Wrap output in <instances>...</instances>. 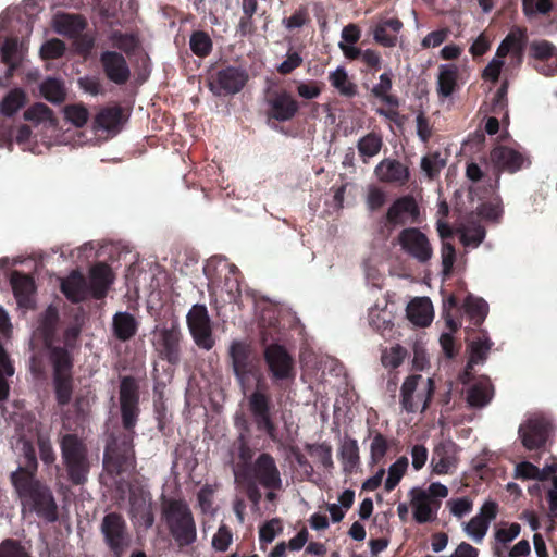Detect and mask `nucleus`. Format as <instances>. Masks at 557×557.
I'll list each match as a JSON object with an SVG mask.
<instances>
[{"instance_id":"obj_13","label":"nucleus","mask_w":557,"mask_h":557,"mask_svg":"<svg viewBox=\"0 0 557 557\" xmlns=\"http://www.w3.org/2000/svg\"><path fill=\"white\" fill-rule=\"evenodd\" d=\"M139 386L137 382L129 376L121 380L120 384V406L122 422L125 429L131 430L135 426L139 413Z\"/></svg>"},{"instance_id":"obj_59","label":"nucleus","mask_w":557,"mask_h":557,"mask_svg":"<svg viewBox=\"0 0 557 557\" xmlns=\"http://www.w3.org/2000/svg\"><path fill=\"white\" fill-rule=\"evenodd\" d=\"M455 466V458L445 451L444 448H436L432 458L433 471L436 474H447Z\"/></svg>"},{"instance_id":"obj_26","label":"nucleus","mask_w":557,"mask_h":557,"mask_svg":"<svg viewBox=\"0 0 557 557\" xmlns=\"http://www.w3.org/2000/svg\"><path fill=\"white\" fill-rule=\"evenodd\" d=\"M123 113L121 108L111 107L104 108L98 112L94 120V131H101L108 137L115 136L122 126Z\"/></svg>"},{"instance_id":"obj_1","label":"nucleus","mask_w":557,"mask_h":557,"mask_svg":"<svg viewBox=\"0 0 557 557\" xmlns=\"http://www.w3.org/2000/svg\"><path fill=\"white\" fill-rule=\"evenodd\" d=\"M227 355L236 382L244 391L251 380L256 381V389L248 397L249 411L257 430L276 442L277 426L272 419L274 405L258 354L247 341L234 339L230 344Z\"/></svg>"},{"instance_id":"obj_15","label":"nucleus","mask_w":557,"mask_h":557,"mask_svg":"<svg viewBox=\"0 0 557 557\" xmlns=\"http://www.w3.org/2000/svg\"><path fill=\"white\" fill-rule=\"evenodd\" d=\"M490 158L498 172H507L510 174L528 168L531 164V160L524 151L504 145L494 147Z\"/></svg>"},{"instance_id":"obj_44","label":"nucleus","mask_w":557,"mask_h":557,"mask_svg":"<svg viewBox=\"0 0 557 557\" xmlns=\"http://www.w3.org/2000/svg\"><path fill=\"white\" fill-rule=\"evenodd\" d=\"M521 532V525L517 522H512L508 528H499L495 531V546L494 554L497 557H502L507 545L519 536Z\"/></svg>"},{"instance_id":"obj_37","label":"nucleus","mask_w":557,"mask_h":557,"mask_svg":"<svg viewBox=\"0 0 557 557\" xmlns=\"http://www.w3.org/2000/svg\"><path fill=\"white\" fill-rule=\"evenodd\" d=\"M383 137L380 133L370 132L362 136L357 143L358 153L363 163L377 156L383 147Z\"/></svg>"},{"instance_id":"obj_38","label":"nucleus","mask_w":557,"mask_h":557,"mask_svg":"<svg viewBox=\"0 0 557 557\" xmlns=\"http://www.w3.org/2000/svg\"><path fill=\"white\" fill-rule=\"evenodd\" d=\"M339 459L346 474L354 473L360 463L359 446L355 438H347L339 448Z\"/></svg>"},{"instance_id":"obj_62","label":"nucleus","mask_w":557,"mask_h":557,"mask_svg":"<svg viewBox=\"0 0 557 557\" xmlns=\"http://www.w3.org/2000/svg\"><path fill=\"white\" fill-rule=\"evenodd\" d=\"M281 530V521L276 518L267 521L259 530V542L261 549L265 550L267 545L272 543L277 531Z\"/></svg>"},{"instance_id":"obj_6","label":"nucleus","mask_w":557,"mask_h":557,"mask_svg":"<svg viewBox=\"0 0 557 557\" xmlns=\"http://www.w3.org/2000/svg\"><path fill=\"white\" fill-rule=\"evenodd\" d=\"M50 362L53 367V386L60 406L67 405L72 399V357L67 348H52Z\"/></svg>"},{"instance_id":"obj_52","label":"nucleus","mask_w":557,"mask_h":557,"mask_svg":"<svg viewBox=\"0 0 557 557\" xmlns=\"http://www.w3.org/2000/svg\"><path fill=\"white\" fill-rule=\"evenodd\" d=\"M445 166L446 160L438 151L430 152L421 159V169L429 180L436 178Z\"/></svg>"},{"instance_id":"obj_34","label":"nucleus","mask_w":557,"mask_h":557,"mask_svg":"<svg viewBox=\"0 0 557 557\" xmlns=\"http://www.w3.org/2000/svg\"><path fill=\"white\" fill-rule=\"evenodd\" d=\"M153 345L161 357V361L172 364L174 359V333L168 329H156L153 332Z\"/></svg>"},{"instance_id":"obj_57","label":"nucleus","mask_w":557,"mask_h":557,"mask_svg":"<svg viewBox=\"0 0 557 557\" xmlns=\"http://www.w3.org/2000/svg\"><path fill=\"white\" fill-rule=\"evenodd\" d=\"M406 356V348H404L399 344H396L389 349L383 350L381 356V362L385 368L396 369L404 362Z\"/></svg>"},{"instance_id":"obj_8","label":"nucleus","mask_w":557,"mask_h":557,"mask_svg":"<svg viewBox=\"0 0 557 557\" xmlns=\"http://www.w3.org/2000/svg\"><path fill=\"white\" fill-rule=\"evenodd\" d=\"M249 79L246 69L227 65L211 74L209 88L215 96H230L239 92Z\"/></svg>"},{"instance_id":"obj_41","label":"nucleus","mask_w":557,"mask_h":557,"mask_svg":"<svg viewBox=\"0 0 557 557\" xmlns=\"http://www.w3.org/2000/svg\"><path fill=\"white\" fill-rule=\"evenodd\" d=\"M16 449L20 450L23 460H20V465L14 472L21 471L23 474L28 473L35 476L38 463L32 443L21 437L16 443Z\"/></svg>"},{"instance_id":"obj_28","label":"nucleus","mask_w":557,"mask_h":557,"mask_svg":"<svg viewBox=\"0 0 557 557\" xmlns=\"http://www.w3.org/2000/svg\"><path fill=\"white\" fill-rule=\"evenodd\" d=\"M63 294L73 302H79L91 295L88 282L78 272H72L61 283Z\"/></svg>"},{"instance_id":"obj_14","label":"nucleus","mask_w":557,"mask_h":557,"mask_svg":"<svg viewBox=\"0 0 557 557\" xmlns=\"http://www.w3.org/2000/svg\"><path fill=\"white\" fill-rule=\"evenodd\" d=\"M64 116L67 122L73 124L76 129H67L61 139V144L71 146H84L95 140L94 137H88L83 131L82 126L86 124L89 117L88 110L83 104H70L63 110Z\"/></svg>"},{"instance_id":"obj_10","label":"nucleus","mask_w":557,"mask_h":557,"mask_svg":"<svg viewBox=\"0 0 557 557\" xmlns=\"http://www.w3.org/2000/svg\"><path fill=\"white\" fill-rule=\"evenodd\" d=\"M187 325L194 342L199 348L210 350L215 342L211 320L205 305H194L187 313Z\"/></svg>"},{"instance_id":"obj_49","label":"nucleus","mask_w":557,"mask_h":557,"mask_svg":"<svg viewBox=\"0 0 557 557\" xmlns=\"http://www.w3.org/2000/svg\"><path fill=\"white\" fill-rule=\"evenodd\" d=\"M180 263V272L183 275H194L199 271V255L191 248L180 250L176 256V264Z\"/></svg>"},{"instance_id":"obj_36","label":"nucleus","mask_w":557,"mask_h":557,"mask_svg":"<svg viewBox=\"0 0 557 557\" xmlns=\"http://www.w3.org/2000/svg\"><path fill=\"white\" fill-rule=\"evenodd\" d=\"M493 395V385L488 381H480L468 389L467 401L470 407L483 408L491 403Z\"/></svg>"},{"instance_id":"obj_60","label":"nucleus","mask_w":557,"mask_h":557,"mask_svg":"<svg viewBox=\"0 0 557 557\" xmlns=\"http://www.w3.org/2000/svg\"><path fill=\"white\" fill-rule=\"evenodd\" d=\"M508 81L505 79L497 91L494 95L491 112L495 115L504 114L506 117H508V101H507V94H508Z\"/></svg>"},{"instance_id":"obj_29","label":"nucleus","mask_w":557,"mask_h":557,"mask_svg":"<svg viewBox=\"0 0 557 557\" xmlns=\"http://www.w3.org/2000/svg\"><path fill=\"white\" fill-rule=\"evenodd\" d=\"M459 69L456 64H442L438 67L436 91L440 98L450 97L458 87Z\"/></svg>"},{"instance_id":"obj_21","label":"nucleus","mask_w":557,"mask_h":557,"mask_svg":"<svg viewBox=\"0 0 557 557\" xmlns=\"http://www.w3.org/2000/svg\"><path fill=\"white\" fill-rule=\"evenodd\" d=\"M196 536V523L190 509L182 499H176V545H190Z\"/></svg>"},{"instance_id":"obj_12","label":"nucleus","mask_w":557,"mask_h":557,"mask_svg":"<svg viewBox=\"0 0 557 557\" xmlns=\"http://www.w3.org/2000/svg\"><path fill=\"white\" fill-rule=\"evenodd\" d=\"M552 431V423L543 417L529 418L518 430L522 446L528 450H541L545 447Z\"/></svg>"},{"instance_id":"obj_50","label":"nucleus","mask_w":557,"mask_h":557,"mask_svg":"<svg viewBox=\"0 0 557 557\" xmlns=\"http://www.w3.org/2000/svg\"><path fill=\"white\" fill-rule=\"evenodd\" d=\"M224 269L227 271L224 277L223 289L228 294L230 300H236L240 297V272L235 264L223 263Z\"/></svg>"},{"instance_id":"obj_23","label":"nucleus","mask_w":557,"mask_h":557,"mask_svg":"<svg viewBox=\"0 0 557 557\" xmlns=\"http://www.w3.org/2000/svg\"><path fill=\"white\" fill-rule=\"evenodd\" d=\"M410 494L414 520L421 524L434 521L437 517L441 502L431 499L425 491L418 487L412 488Z\"/></svg>"},{"instance_id":"obj_39","label":"nucleus","mask_w":557,"mask_h":557,"mask_svg":"<svg viewBox=\"0 0 557 557\" xmlns=\"http://www.w3.org/2000/svg\"><path fill=\"white\" fill-rule=\"evenodd\" d=\"M407 315L409 320L418 326H428L432 322V309L428 299H414L407 308Z\"/></svg>"},{"instance_id":"obj_54","label":"nucleus","mask_w":557,"mask_h":557,"mask_svg":"<svg viewBox=\"0 0 557 557\" xmlns=\"http://www.w3.org/2000/svg\"><path fill=\"white\" fill-rule=\"evenodd\" d=\"M25 102V94L21 89L10 91L1 103V113L7 116L15 114Z\"/></svg>"},{"instance_id":"obj_20","label":"nucleus","mask_w":557,"mask_h":557,"mask_svg":"<svg viewBox=\"0 0 557 557\" xmlns=\"http://www.w3.org/2000/svg\"><path fill=\"white\" fill-rule=\"evenodd\" d=\"M129 516L135 527L148 529L153 524L151 498L148 492L143 490L131 492Z\"/></svg>"},{"instance_id":"obj_7","label":"nucleus","mask_w":557,"mask_h":557,"mask_svg":"<svg viewBox=\"0 0 557 557\" xmlns=\"http://www.w3.org/2000/svg\"><path fill=\"white\" fill-rule=\"evenodd\" d=\"M100 530L113 557H123L132 543L124 519L115 512L108 513L102 519Z\"/></svg>"},{"instance_id":"obj_4","label":"nucleus","mask_w":557,"mask_h":557,"mask_svg":"<svg viewBox=\"0 0 557 557\" xmlns=\"http://www.w3.org/2000/svg\"><path fill=\"white\" fill-rule=\"evenodd\" d=\"M60 448L69 480L76 485L84 484L90 470L86 444L77 435L65 434L60 440Z\"/></svg>"},{"instance_id":"obj_32","label":"nucleus","mask_w":557,"mask_h":557,"mask_svg":"<svg viewBox=\"0 0 557 557\" xmlns=\"http://www.w3.org/2000/svg\"><path fill=\"white\" fill-rule=\"evenodd\" d=\"M138 322L126 311L116 312L112 318L113 335L121 342L131 339L137 332Z\"/></svg>"},{"instance_id":"obj_16","label":"nucleus","mask_w":557,"mask_h":557,"mask_svg":"<svg viewBox=\"0 0 557 557\" xmlns=\"http://www.w3.org/2000/svg\"><path fill=\"white\" fill-rule=\"evenodd\" d=\"M255 482L267 490L280 491L283 483L275 459L269 453H261L251 466Z\"/></svg>"},{"instance_id":"obj_58","label":"nucleus","mask_w":557,"mask_h":557,"mask_svg":"<svg viewBox=\"0 0 557 557\" xmlns=\"http://www.w3.org/2000/svg\"><path fill=\"white\" fill-rule=\"evenodd\" d=\"M470 347V359L467 368H471L473 363L482 362L486 359L488 351L491 350L492 343L488 338H478L472 341Z\"/></svg>"},{"instance_id":"obj_63","label":"nucleus","mask_w":557,"mask_h":557,"mask_svg":"<svg viewBox=\"0 0 557 557\" xmlns=\"http://www.w3.org/2000/svg\"><path fill=\"white\" fill-rule=\"evenodd\" d=\"M386 203V193L376 185H370L366 197L367 208L371 211L380 210Z\"/></svg>"},{"instance_id":"obj_46","label":"nucleus","mask_w":557,"mask_h":557,"mask_svg":"<svg viewBox=\"0 0 557 557\" xmlns=\"http://www.w3.org/2000/svg\"><path fill=\"white\" fill-rule=\"evenodd\" d=\"M40 92L52 103H61L66 97V90L63 82L52 77H49L41 83Z\"/></svg>"},{"instance_id":"obj_22","label":"nucleus","mask_w":557,"mask_h":557,"mask_svg":"<svg viewBox=\"0 0 557 557\" xmlns=\"http://www.w3.org/2000/svg\"><path fill=\"white\" fill-rule=\"evenodd\" d=\"M393 89V74L391 71L384 72L379 77V83L375 84L371 88V95L382 101L383 103L387 104L391 109H379L377 113L382 116H385L387 119H393L394 115L397 114L395 111L400 102L399 98L396 95L391 94Z\"/></svg>"},{"instance_id":"obj_40","label":"nucleus","mask_w":557,"mask_h":557,"mask_svg":"<svg viewBox=\"0 0 557 557\" xmlns=\"http://www.w3.org/2000/svg\"><path fill=\"white\" fill-rule=\"evenodd\" d=\"M462 310L474 326H480L488 312V305L483 298L468 295L463 301Z\"/></svg>"},{"instance_id":"obj_5","label":"nucleus","mask_w":557,"mask_h":557,"mask_svg":"<svg viewBox=\"0 0 557 557\" xmlns=\"http://www.w3.org/2000/svg\"><path fill=\"white\" fill-rule=\"evenodd\" d=\"M264 103L267 121L272 128H276L275 123L294 120L300 110L299 101L284 88L269 89L264 97Z\"/></svg>"},{"instance_id":"obj_56","label":"nucleus","mask_w":557,"mask_h":557,"mask_svg":"<svg viewBox=\"0 0 557 557\" xmlns=\"http://www.w3.org/2000/svg\"><path fill=\"white\" fill-rule=\"evenodd\" d=\"M389 449L387 438L380 432H375L370 445V462L371 465L380 463Z\"/></svg>"},{"instance_id":"obj_48","label":"nucleus","mask_w":557,"mask_h":557,"mask_svg":"<svg viewBox=\"0 0 557 557\" xmlns=\"http://www.w3.org/2000/svg\"><path fill=\"white\" fill-rule=\"evenodd\" d=\"M14 367L12 366L8 354L0 345V405L7 400L9 396L10 386L8 377L13 376Z\"/></svg>"},{"instance_id":"obj_9","label":"nucleus","mask_w":557,"mask_h":557,"mask_svg":"<svg viewBox=\"0 0 557 557\" xmlns=\"http://www.w3.org/2000/svg\"><path fill=\"white\" fill-rule=\"evenodd\" d=\"M422 380V375L412 374L409 375L401 385L400 388V405L407 412H416L419 408V403H422L421 412L425 411L433 398L435 392L434 380L429 377L423 391L417 394V401L414 400L413 394L418 388L419 382Z\"/></svg>"},{"instance_id":"obj_33","label":"nucleus","mask_w":557,"mask_h":557,"mask_svg":"<svg viewBox=\"0 0 557 557\" xmlns=\"http://www.w3.org/2000/svg\"><path fill=\"white\" fill-rule=\"evenodd\" d=\"M11 285L18 305L27 307L30 301V296L35 290L33 278L28 275L13 272L11 275Z\"/></svg>"},{"instance_id":"obj_3","label":"nucleus","mask_w":557,"mask_h":557,"mask_svg":"<svg viewBox=\"0 0 557 557\" xmlns=\"http://www.w3.org/2000/svg\"><path fill=\"white\" fill-rule=\"evenodd\" d=\"M11 483L22 504L49 522L58 519V507L49 487L28 473L12 472Z\"/></svg>"},{"instance_id":"obj_47","label":"nucleus","mask_w":557,"mask_h":557,"mask_svg":"<svg viewBox=\"0 0 557 557\" xmlns=\"http://www.w3.org/2000/svg\"><path fill=\"white\" fill-rule=\"evenodd\" d=\"M461 310L462 307H459L456 296L450 295L447 300L444 301L443 318L445 320L446 326L450 330L451 333L457 332V330L461 326L459 317Z\"/></svg>"},{"instance_id":"obj_53","label":"nucleus","mask_w":557,"mask_h":557,"mask_svg":"<svg viewBox=\"0 0 557 557\" xmlns=\"http://www.w3.org/2000/svg\"><path fill=\"white\" fill-rule=\"evenodd\" d=\"M408 468V458L399 457L388 469V476L385 481V490L393 491L400 482Z\"/></svg>"},{"instance_id":"obj_17","label":"nucleus","mask_w":557,"mask_h":557,"mask_svg":"<svg viewBox=\"0 0 557 557\" xmlns=\"http://www.w3.org/2000/svg\"><path fill=\"white\" fill-rule=\"evenodd\" d=\"M420 209L416 199L410 195H405L396 200L387 209L386 223L392 226L414 224L419 222Z\"/></svg>"},{"instance_id":"obj_61","label":"nucleus","mask_w":557,"mask_h":557,"mask_svg":"<svg viewBox=\"0 0 557 557\" xmlns=\"http://www.w3.org/2000/svg\"><path fill=\"white\" fill-rule=\"evenodd\" d=\"M110 40L112 46L123 50L126 53L135 51L138 47V38L133 34H123L120 32H114L110 36Z\"/></svg>"},{"instance_id":"obj_45","label":"nucleus","mask_w":557,"mask_h":557,"mask_svg":"<svg viewBox=\"0 0 557 557\" xmlns=\"http://www.w3.org/2000/svg\"><path fill=\"white\" fill-rule=\"evenodd\" d=\"M189 48L198 58H207L213 49V41L205 30H194L189 38Z\"/></svg>"},{"instance_id":"obj_31","label":"nucleus","mask_w":557,"mask_h":557,"mask_svg":"<svg viewBox=\"0 0 557 557\" xmlns=\"http://www.w3.org/2000/svg\"><path fill=\"white\" fill-rule=\"evenodd\" d=\"M112 281H113L112 273L108 265H106L103 263H99V264L95 265L90 270V275H89V281H88L91 296L97 299L102 298L106 295Z\"/></svg>"},{"instance_id":"obj_35","label":"nucleus","mask_w":557,"mask_h":557,"mask_svg":"<svg viewBox=\"0 0 557 557\" xmlns=\"http://www.w3.org/2000/svg\"><path fill=\"white\" fill-rule=\"evenodd\" d=\"M27 47L23 42H18L15 38H9L1 48L2 61L9 66V75L23 60Z\"/></svg>"},{"instance_id":"obj_24","label":"nucleus","mask_w":557,"mask_h":557,"mask_svg":"<svg viewBox=\"0 0 557 557\" xmlns=\"http://www.w3.org/2000/svg\"><path fill=\"white\" fill-rule=\"evenodd\" d=\"M58 319V310L54 307H48L40 318L39 325L37 326L30 339V347L33 350H35L39 341H41L44 346L49 349V354L51 352L52 348H58L57 346H52L51 343Z\"/></svg>"},{"instance_id":"obj_64","label":"nucleus","mask_w":557,"mask_h":557,"mask_svg":"<svg viewBox=\"0 0 557 557\" xmlns=\"http://www.w3.org/2000/svg\"><path fill=\"white\" fill-rule=\"evenodd\" d=\"M556 51L557 48L547 40L533 41L530 45L531 55L537 63L545 62Z\"/></svg>"},{"instance_id":"obj_18","label":"nucleus","mask_w":557,"mask_h":557,"mask_svg":"<svg viewBox=\"0 0 557 557\" xmlns=\"http://www.w3.org/2000/svg\"><path fill=\"white\" fill-rule=\"evenodd\" d=\"M374 175L379 182L395 187H405L411 178L409 168L397 159L385 158L374 168Z\"/></svg>"},{"instance_id":"obj_2","label":"nucleus","mask_w":557,"mask_h":557,"mask_svg":"<svg viewBox=\"0 0 557 557\" xmlns=\"http://www.w3.org/2000/svg\"><path fill=\"white\" fill-rule=\"evenodd\" d=\"M278 334L277 321L270 322L269 326L261 327L260 343L269 375L275 385L281 386L283 382L293 381L296 372L292 355L284 345L277 343Z\"/></svg>"},{"instance_id":"obj_43","label":"nucleus","mask_w":557,"mask_h":557,"mask_svg":"<svg viewBox=\"0 0 557 557\" xmlns=\"http://www.w3.org/2000/svg\"><path fill=\"white\" fill-rule=\"evenodd\" d=\"M554 469L552 467L544 468L540 470L536 466L529 461H522L516 466L515 469V478L521 480H537L540 482H546L548 476L554 473Z\"/></svg>"},{"instance_id":"obj_27","label":"nucleus","mask_w":557,"mask_h":557,"mask_svg":"<svg viewBox=\"0 0 557 557\" xmlns=\"http://www.w3.org/2000/svg\"><path fill=\"white\" fill-rule=\"evenodd\" d=\"M403 28V22L397 17H392L380 22L373 32V38L376 44L385 48H393L397 45V34Z\"/></svg>"},{"instance_id":"obj_25","label":"nucleus","mask_w":557,"mask_h":557,"mask_svg":"<svg viewBox=\"0 0 557 557\" xmlns=\"http://www.w3.org/2000/svg\"><path fill=\"white\" fill-rule=\"evenodd\" d=\"M100 60L107 76L115 84H124L129 78V67L123 55L107 51L101 54Z\"/></svg>"},{"instance_id":"obj_19","label":"nucleus","mask_w":557,"mask_h":557,"mask_svg":"<svg viewBox=\"0 0 557 557\" xmlns=\"http://www.w3.org/2000/svg\"><path fill=\"white\" fill-rule=\"evenodd\" d=\"M103 462L109 470H115L117 473L132 470L134 451L131 440H124L122 447L117 446L116 441L110 443L106 448Z\"/></svg>"},{"instance_id":"obj_51","label":"nucleus","mask_w":557,"mask_h":557,"mask_svg":"<svg viewBox=\"0 0 557 557\" xmlns=\"http://www.w3.org/2000/svg\"><path fill=\"white\" fill-rule=\"evenodd\" d=\"M24 119L35 124L53 125L54 119L50 108L44 103H35L24 112Z\"/></svg>"},{"instance_id":"obj_55","label":"nucleus","mask_w":557,"mask_h":557,"mask_svg":"<svg viewBox=\"0 0 557 557\" xmlns=\"http://www.w3.org/2000/svg\"><path fill=\"white\" fill-rule=\"evenodd\" d=\"M310 22L311 17L308 7L304 4L299 5L289 17H284L282 20V24L287 30L301 28L308 25Z\"/></svg>"},{"instance_id":"obj_30","label":"nucleus","mask_w":557,"mask_h":557,"mask_svg":"<svg viewBox=\"0 0 557 557\" xmlns=\"http://www.w3.org/2000/svg\"><path fill=\"white\" fill-rule=\"evenodd\" d=\"M85 20L79 15L58 13L52 20L53 29L62 35L70 38L78 36L85 28Z\"/></svg>"},{"instance_id":"obj_42","label":"nucleus","mask_w":557,"mask_h":557,"mask_svg":"<svg viewBox=\"0 0 557 557\" xmlns=\"http://www.w3.org/2000/svg\"><path fill=\"white\" fill-rule=\"evenodd\" d=\"M331 85L344 97L352 98L357 95V85L348 77L346 70L338 66L329 74Z\"/></svg>"},{"instance_id":"obj_11","label":"nucleus","mask_w":557,"mask_h":557,"mask_svg":"<svg viewBox=\"0 0 557 557\" xmlns=\"http://www.w3.org/2000/svg\"><path fill=\"white\" fill-rule=\"evenodd\" d=\"M398 244L404 252L420 263H428L433 248L428 236L417 227H406L398 234Z\"/></svg>"}]
</instances>
